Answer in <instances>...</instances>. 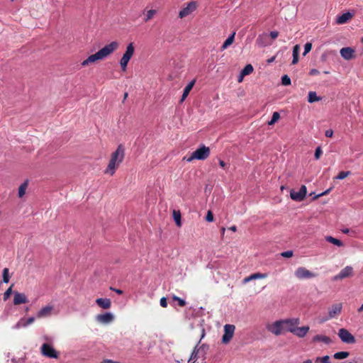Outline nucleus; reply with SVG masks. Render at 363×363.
<instances>
[{"label": "nucleus", "instance_id": "obj_1", "mask_svg": "<svg viewBox=\"0 0 363 363\" xmlns=\"http://www.w3.org/2000/svg\"><path fill=\"white\" fill-rule=\"evenodd\" d=\"M119 47V43L116 41H113L111 43L105 45L103 48L100 49L94 55H91L86 60L82 62V66L86 67L89 64L94 63L97 60H103L104 58L110 55L112 52L116 50Z\"/></svg>", "mask_w": 363, "mask_h": 363}, {"label": "nucleus", "instance_id": "obj_2", "mask_svg": "<svg viewBox=\"0 0 363 363\" xmlns=\"http://www.w3.org/2000/svg\"><path fill=\"white\" fill-rule=\"evenodd\" d=\"M124 155V148L121 145H120L116 151L111 154L110 161L104 172L105 174H109L111 176L113 175L120 164L123 162Z\"/></svg>", "mask_w": 363, "mask_h": 363}, {"label": "nucleus", "instance_id": "obj_3", "mask_svg": "<svg viewBox=\"0 0 363 363\" xmlns=\"http://www.w3.org/2000/svg\"><path fill=\"white\" fill-rule=\"evenodd\" d=\"M210 155V148L204 145L199 146L195 151H194L189 157H184L188 162H191L194 160H204Z\"/></svg>", "mask_w": 363, "mask_h": 363}, {"label": "nucleus", "instance_id": "obj_4", "mask_svg": "<svg viewBox=\"0 0 363 363\" xmlns=\"http://www.w3.org/2000/svg\"><path fill=\"white\" fill-rule=\"evenodd\" d=\"M265 328L270 333L279 336L284 334V320H278L266 324Z\"/></svg>", "mask_w": 363, "mask_h": 363}, {"label": "nucleus", "instance_id": "obj_5", "mask_svg": "<svg viewBox=\"0 0 363 363\" xmlns=\"http://www.w3.org/2000/svg\"><path fill=\"white\" fill-rule=\"evenodd\" d=\"M135 52V47L133 45V43H130L128 45L126 48V50L125 53L123 55L121 60H120V65L123 71H125L127 68V65L130 60V58L133 57Z\"/></svg>", "mask_w": 363, "mask_h": 363}, {"label": "nucleus", "instance_id": "obj_6", "mask_svg": "<svg viewBox=\"0 0 363 363\" xmlns=\"http://www.w3.org/2000/svg\"><path fill=\"white\" fill-rule=\"evenodd\" d=\"M337 335L341 341L344 343L354 344L356 342L354 336L345 328L339 329Z\"/></svg>", "mask_w": 363, "mask_h": 363}, {"label": "nucleus", "instance_id": "obj_7", "mask_svg": "<svg viewBox=\"0 0 363 363\" xmlns=\"http://www.w3.org/2000/svg\"><path fill=\"white\" fill-rule=\"evenodd\" d=\"M294 274L298 279H310L316 277V274L303 267H298L296 269Z\"/></svg>", "mask_w": 363, "mask_h": 363}, {"label": "nucleus", "instance_id": "obj_8", "mask_svg": "<svg viewBox=\"0 0 363 363\" xmlns=\"http://www.w3.org/2000/svg\"><path fill=\"white\" fill-rule=\"evenodd\" d=\"M223 330L224 334L222 336V342L223 344H228L230 342L234 335L235 327L234 325L226 324L224 325Z\"/></svg>", "mask_w": 363, "mask_h": 363}, {"label": "nucleus", "instance_id": "obj_9", "mask_svg": "<svg viewBox=\"0 0 363 363\" xmlns=\"http://www.w3.org/2000/svg\"><path fill=\"white\" fill-rule=\"evenodd\" d=\"M283 320L284 327V334L287 332L294 333L295 329L300 323V320L298 318H287L283 319Z\"/></svg>", "mask_w": 363, "mask_h": 363}, {"label": "nucleus", "instance_id": "obj_10", "mask_svg": "<svg viewBox=\"0 0 363 363\" xmlns=\"http://www.w3.org/2000/svg\"><path fill=\"white\" fill-rule=\"evenodd\" d=\"M95 319L96 322L100 324L108 325L114 320L115 316L113 313L111 312H106L104 313L97 315L95 317Z\"/></svg>", "mask_w": 363, "mask_h": 363}, {"label": "nucleus", "instance_id": "obj_11", "mask_svg": "<svg viewBox=\"0 0 363 363\" xmlns=\"http://www.w3.org/2000/svg\"><path fill=\"white\" fill-rule=\"evenodd\" d=\"M354 274L353 268L351 266H346L340 272L333 277V281L342 280L344 279L352 277Z\"/></svg>", "mask_w": 363, "mask_h": 363}, {"label": "nucleus", "instance_id": "obj_12", "mask_svg": "<svg viewBox=\"0 0 363 363\" xmlns=\"http://www.w3.org/2000/svg\"><path fill=\"white\" fill-rule=\"evenodd\" d=\"M41 353L43 356L57 359L58 352L50 345L45 343L41 346Z\"/></svg>", "mask_w": 363, "mask_h": 363}, {"label": "nucleus", "instance_id": "obj_13", "mask_svg": "<svg viewBox=\"0 0 363 363\" xmlns=\"http://www.w3.org/2000/svg\"><path fill=\"white\" fill-rule=\"evenodd\" d=\"M54 306L51 304L45 305L42 307L36 313V318L38 319L46 318L52 315Z\"/></svg>", "mask_w": 363, "mask_h": 363}, {"label": "nucleus", "instance_id": "obj_14", "mask_svg": "<svg viewBox=\"0 0 363 363\" xmlns=\"http://www.w3.org/2000/svg\"><path fill=\"white\" fill-rule=\"evenodd\" d=\"M307 194V188L305 185H302L298 191L291 190L290 192V197L295 201H302Z\"/></svg>", "mask_w": 363, "mask_h": 363}, {"label": "nucleus", "instance_id": "obj_15", "mask_svg": "<svg viewBox=\"0 0 363 363\" xmlns=\"http://www.w3.org/2000/svg\"><path fill=\"white\" fill-rule=\"evenodd\" d=\"M197 8V3L196 1H190L187 4L186 6L183 8L179 13V17L183 18L192 12H194Z\"/></svg>", "mask_w": 363, "mask_h": 363}, {"label": "nucleus", "instance_id": "obj_16", "mask_svg": "<svg viewBox=\"0 0 363 363\" xmlns=\"http://www.w3.org/2000/svg\"><path fill=\"white\" fill-rule=\"evenodd\" d=\"M342 309V303H338L331 306L328 310V318L332 319L338 315Z\"/></svg>", "mask_w": 363, "mask_h": 363}, {"label": "nucleus", "instance_id": "obj_17", "mask_svg": "<svg viewBox=\"0 0 363 363\" xmlns=\"http://www.w3.org/2000/svg\"><path fill=\"white\" fill-rule=\"evenodd\" d=\"M28 302V298L27 296L23 293H20L18 291L13 292V304L17 306L23 303H27Z\"/></svg>", "mask_w": 363, "mask_h": 363}, {"label": "nucleus", "instance_id": "obj_18", "mask_svg": "<svg viewBox=\"0 0 363 363\" xmlns=\"http://www.w3.org/2000/svg\"><path fill=\"white\" fill-rule=\"evenodd\" d=\"M340 53L342 57L346 60H350L354 57V50L350 47L342 48Z\"/></svg>", "mask_w": 363, "mask_h": 363}, {"label": "nucleus", "instance_id": "obj_19", "mask_svg": "<svg viewBox=\"0 0 363 363\" xmlns=\"http://www.w3.org/2000/svg\"><path fill=\"white\" fill-rule=\"evenodd\" d=\"M35 321L34 317H30L28 319L21 318L18 323L13 327V329H20L21 328H26L29 325H31Z\"/></svg>", "mask_w": 363, "mask_h": 363}, {"label": "nucleus", "instance_id": "obj_20", "mask_svg": "<svg viewBox=\"0 0 363 363\" xmlns=\"http://www.w3.org/2000/svg\"><path fill=\"white\" fill-rule=\"evenodd\" d=\"M96 303L102 309H109L111 307V301L109 298H99L96 299Z\"/></svg>", "mask_w": 363, "mask_h": 363}, {"label": "nucleus", "instance_id": "obj_21", "mask_svg": "<svg viewBox=\"0 0 363 363\" xmlns=\"http://www.w3.org/2000/svg\"><path fill=\"white\" fill-rule=\"evenodd\" d=\"M267 277V274L254 273V274L250 275L249 277H245L242 280V282H243V284H247V283L250 282L252 280L265 279Z\"/></svg>", "mask_w": 363, "mask_h": 363}, {"label": "nucleus", "instance_id": "obj_22", "mask_svg": "<svg viewBox=\"0 0 363 363\" xmlns=\"http://www.w3.org/2000/svg\"><path fill=\"white\" fill-rule=\"evenodd\" d=\"M353 17V13L350 12H346L339 16H337L336 19V23L337 24H344L346 23L348 21H350Z\"/></svg>", "mask_w": 363, "mask_h": 363}, {"label": "nucleus", "instance_id": "obj_23", "mask_svg": "<svg viewBox=\"0 0 363 363\" xmlns=\"http://www.w3.org/2000/svg\"><path fill=\"white\" fill-rule=\"evenodd\" d=\"M308 331V326L296 327L293 334L298 337H303L306 336Z\"/></svg>", "mask_w": 363, "mask_h": 363}, {"label": "nucleus", "instance_id": "obj_24", "mask_svg": "<svg viewBox=\"0 0 363 363\" xmlns=\"http://www.w3.org/2000/svg\"><path fill=\"white\" fill-rule=\"evenodd\" d=\"M313 342H322L325 343V345H330L332 342L331 339L325 335H317L313 337Z\"/></svg>", "mask_w": 363, "mask_h": 363}, {"label": "nucleus", "instance_id": "obj_25", "mask_svg": "<svg viewBox=\"0 0 363 363\" xmlns=\"http://www.w3.org/2000/svg\"><path fill=\"white\" fill-rule=\"evenodd\" d=\"M28 186V180H25L18 187V196L19 198H23L26 194V189Z\"/></svg>", "mask_w": 363, "mask_h": 363}, {"label": "nucleus", "instance_id": "obj_26", "mask_svg": "<svg viewBox=\"0 0 363 363\" xmlns=\"http://www.w3.org/2000/svg\"><path fill=\"white\" fill-rule=\"evenodd\" d=\"M235 33H233L223 43L222 46L220 47L221 50H224L227 49L230 45H231L235 40Z\"/></svg>", "mask_w": 363, "mask_h": 363}, {"label": "nucleus", "instance_id": "obj_27", "mask_svg": "<svg viewBox=\"0 0 363 363\" xmlns=\"http://www.w3.org/2000/svg\"><path fill=\"white\" fill-rule=\"evenodd\" d=\"M203 346L199 347L198 345L194 347L192 351L191 356L188 360V362H191V361H197L199 358V352Z\"/></svg>", "mask_w": 363, "mask_h": 363}, {"label": "nucleus", "instance_id": "obj_28", "mask_svg": "<svg viewBox=\"0 0 363 363\" xmlns=\"http://www.w3.org/2000/svg\"><path fill=\"white\" fill-rule=\"evenodd\" d=\"M267 38V34L259 35L256 40V43L259 47L267 46L268 45V43L266 42Z\"/></svg>", "mask_w": 363, "mask_h": 363}, {"label": "nucleus", "instance_id": "obj_29", "mask_svg": "<svg viewBox=\"0 0 363 363\" xmlns=\"http://www.w3.org/2000/svg\"><path fill=\"white\" fill-rule=\"evenodd\" d=\"M323 99L322 96H318L317 92H309L308 101L309 103H314L320 101Z\"/></svg>", "mask_w": 363, "mask_h": 363}, {"label": "nucleus", "instance_id": "obj_30", "mask_svg": "<svg viewBox=\"0 0 363 363\" xmlns=\"http://www.w3.org/2000/svg\"><path fill=\"white\" fill-rule=\"evenodd\" d=\"M299 48L298 45H296L293 48V65H296L298 62Z\"/></svg>", "mask_w": 363, "mask_h": 363}, {"label": "nucleus", "instance_id": "obj_31", "mask_svg": "<svg viewBox=\"0 0 363 363\" xmlns=\"http://www.w3.org/2000/svg\"><path fill=\"white\" fill-rule=\"evenodd\" d=\"M325 240L328 242H330V243H332V244H333V245H336L337 247L343 246V243H342V242L341 240H338L337 238H333L332 236H326L325 237Z\"/></svg>", "mask_w": 363, "mask_h": 363}, {"label": "nucleus", "instance_id": "obj_32", "mask_svg": "<svg viewBox=\"0 0 363 363\" xmlns=\"http://www.w3.org/2000/svg\"><path fill=\"white\" fill-rule=\"evenodd\" d=\"M350 355V353L348 352H338L334 354L333 357L335 359H344L347 358Z\"/></svg>", "mask_w": 363, "mask_h": 363}, {"label": "nucleus", "instance_id": "obj_33", "mask_svg": "<svg viewBox=\"0 0 363 363\" xmlns=\"http://www.w3.org/2000/svg\"><path fill=\"white\" fill-rule=\"evenodd\" d=\"M173 218L177 226L180 227L182 225L181 223V213L179 211L174 210L173 211Z\"/></svg>", "mask_w": 363, "mask_h": 363}, {"label": "nucleus", "instance_id": "obj_34", "mask_svg": "<svg viewBox=\"0 0 363 363\" xmlns=\"http://www.w3.org/2000/svg\"><path fill=\"white\" fill-rule=\"evenodd\" d=\"M253 71V67L251 65H247L241 71V77L250 74Z\"/></svg>", "mask_w": 363, "mask_h": 363}, {"label": "nucleus", "instance_id": "obj_35", "mask_svg": "<svg viewBox=\"0 0 363 363\" xmlns=\"http://www.w3.org/2000/svg\"><path fill=\"white\" fill-rule=\"evenodd\" d=\"M280 118V115L278 112H274L272 114V119L268 122L269 125H272L277 123Z\"/></svg>", "mask_w": 363, "mask_h": 363}, {"label": "nucleus", "instance_id": "obj_36", "mask_svg": "<svg viewBox=\"0 0 363 363\" xmlns=\"http://www.w3.org/2000/svg\"><path fill=\"white\" fill-rule=\"evenodd\" d=\"M2 276H3V281L4 283H9L10 277H9V270L8 268H4L3 269Z\"/></svg>", "mask_w": 363, "mask_h": 363}, {"label": "nucleus", "instance_id": "obj_37", "mask_svg": "<svg viewBox=\"0 0 363 363\" xmlns=\"http://www.w3.org/2000/svg\"><path fill=\"white\" fill-rule=\"evenodd\" d=\"M156 13H157V11L155 9L149 10L147 12L146 18H145V21L147 22V21H150V19H152L154 17V16L156 14Z\"/></svg>", "mask_w": 363, "mask_h": 363}, {"label": "nucleus", "instance_id": "obj_38", "mask_svg": "<svg viewBox=\"0 0 363 363\" xmlns=\"http://www.w3.org/2000/svg\"><path fill=\"white\" fill-rule=\"evenodd\" d=\"M350 174V172H349V171H347V172H340L337 174V176L335 177V179H344L345 178H346Z\"/></svg>", "mask_w": 363, "mask_h": 363}, {"label": "nucleus", "instance_id": "obj_39", "mask_svg": "<svg viewBox=\"0 0 363 363\" xmlns=\"http://www.w3.org/2000/svg\"><path fill=\"white\" fill-rule=\"evenodd\" d=\"M316 362H320L321 363H330V357L326 355L323 357H317L315 359Z\"/></svg>", "mask_w": 363, "mask_h": 363}, {"label": "nucleus", "instance_id": "obj_40", "mask_svg": "<svg viewBox=\"0 0 363 363\" xmlns=\"http://www.w3.org/2000/svg\"><path fill=\"white\" fill-rule=\"evenodd\" d=\"M196 83V79H192L190 82L188 83V84L185 86L183 91H191L193 89L194 84Z\"/></svg>", "mask_w": 363, "mask_h": 363}, {"label": "nucleus", "instance_id": "obj_41", "mask_svg": "<svg viewBox=\"0 0 363 363\" xmlns=\"http://www.w3.org/2000/svg\"><path fill=\"white\" fill-rule=\"evenodd\" d=\"M281 84L285 86L289 85L291 84V79L288 75H284L281 77Z\"/></svg>", "mask_w": 363, "mask_h": 363}, {"label": "nucleus", "instance_id": "obj_42", "mask_svg": "<svg viewBox=\"0 0 363 363\" xmlns=\"http://www.w3.org/2000/svg\"><path fill=\"white\" fill-rule=\"evenodd\" d=\"M312 49V44L311 43H306L304 45V52L303 53V55H306Z\"/></svg>", "mask_w": 363, "mask_h": 363}, {"label": "nucleus", "instance_id": "obj_43", "mask_svg": "<svg viewBox=\"0 0 363 363\" xmlns=\"http://www.w3.org/2000/svg\"><path fill=\"white\" fill-rule=\"evenodd\" d=\"M322 154H323V151H322L321 147H318L315 149V154H314V157H315V160H319Z\"/></svg>", "mask_w": 363, "mask_h": 363}, {"label": "nucleus", "instance_id": "obj_44", "mask_svg": "<svg viewBox=\"0 0 363 363\" xmlns=\"http://www.w3.org/2000/svg\"><path fill=\"white\" fill-rule=\"evenodd\" d=\"M12 293V286H10L4 294V300H7Z\"/></svg>", "mask_w": 363, "mask_h": 363}, {"label": "nucleus", "instance_id": "obj_45", "mask_svg": "<svg viewBox=\"0 0 363 363\" xmlns=\"http://www.w3.org/2000/svg\"><path fill=\"white\" fill-rule=\"evenodd\" d=\"M330 190H331V188L327 189L326 191H323V192H322V193H320L319 194L315 195V196L313 198V199L315 200V199H318V198H320V197H321V196H323L324 195L328 194L330 191Z\"/></svg>", "mask_w": 363, "mask_h": 363}, {"label": "nucleus", "instance_id": "obj_46", "mask_svg": "<svg viewBox=\"0 0 363 363\" xmlns=\"http://www.w3.org/2000/svg\"><path fill=\"white\" fill-rule=\"evenodd\" d=\"M206 220L208 222L213 221V213H212V212L211 211H208L207 212V214H206Z\"/></svg>", "mask_w": 363, "mask_h": 363}, {"label": "nucleus", "instance_id": "obj_47", "mask_svg": "<svg viewBox=\"0 0 363 363\" xmlns=\"http://www.w3.org/2000/svg\"><path fill=\"white\" fill-rule=\"evenodd\" d=\"M174 300H176L178 301V303L180 306H184L185 304H186V302L184 300L180 298L179 297H177V296H174L173 297Z\"/></svg>", "mask_w": 363, "mask_h": 363}, {"label": "nucleus", "instance_id": "obj_48", "mask_svg": "<svg viewBox=\"0 0 363 363\" xmlns=\"http://www.w3.org/2000/svg\"><path fill=\"white\" fill-rule=\"evenodd\" d=\"M281 256L286 258L291 257L293 256V252L291 250L284 252L281 253Z\"/></svg>", "mask_w": 363, "mask_h": 363}, {"label": "nucleus", "instance_id": "obj_49", "mask_svg": "<svg viewBox=\"0 0 363 363\" xmlns=\"http://www.w3.org/2000/svg\"><path fill=\"white\" fill-rule=\"evenodd\" d=\"M160 306H161L162 307H163V308H166V307H167V301L166 298L162 297V298L160 299Z\"/></svg>", "mask_w": 363, "mask_h": 363}, {"label": "nucleus", "instance_id": "obj_50", "mask_svg": "<svg viewBox=\"0 0 363 363\" xmlns=\"http://www.w3.org/2000/svg\"><path fill=\"white\" fill-rule=\"evenodd\" d=\"M325 135L328 138H332L333 135V130L332 129H328L325 131Z\"/></svg>", "mask_w": 363, "mask_h": 363}, {"label": "nucleus", "instance_id": "obj_51", "mask_svg": "<svg viewBox=\"0 0 363 363\" xmlns=\"http://www.w3.org/2000/svg\"><path fill=\"white\" fill-rule=\"evenodd\" d=\"M269 35L272 39H276L279 36V32L278 31H271Z\"/></svg>", "mask_w": 363, "mask_h": 363}, {"label": "nucleus", "instance_id": "obj_52", "mask_svg": "<svg viewBox=\"0 0 363 363\" xmlns=\"http://www.w3.org/2000/svg\"><path fill=\"white\" fill-rule=\"evenodd\" d=\"M189 92H183V94H182V96L180 99V102H183L186 98L187 97L188 94H189Z\"/></svg>", "mask_w": 363, "mask_h": 363}, {"label": "nucleus", "instance_id": "obj_53", "mask_svg": "<svg viewBox=\"0 0 363 363\" xmlns=\"http://www.w3.org/2000/svg\"><path fill=\"white\" fill-rule=\"evenodd\" d=\"M110 289H111V290H112V291H115V292H116V294H120V295H121V294H123V291H122V290H121V289H114V288H112V287H111V288H110Z\"/></svg>", "mask_w": 363, "mask_h": 363}, {"label": "nucleus", "instance_id": "obj_54", "mask_svg": "<svg viewBox=\"0 0 363 363\" xmlns=\"http://www.w3.org/2000/svg\"><path fill=\"white\" fill-rule=\"evenodd\" d=\"M319 74V71H318V70H317V69H311V70L310 71V74H311V75H316V74Z\"/></svg>", "mask_w": 363, "mask_h": 363}, {"label": "nucleus", "instance_id": "obj_55", "mask_svg": "<svg viewBox=\"0 0 363 363\" xmlns=\"http://www.w3.org/2000/svg\"><path fill=\"white\" fill-rule=\"evenodd\" d=\"M229 230H231V231H233V232H235V231L237 230V228H236V226H235V225H233V226H230V227L229 228Z\"/></svg>", "mask_w": 363, "mask_h": 363}, {"label": "nucleus", "instance_id": "obj_56", "mask_svg": "<svg viewBox=\"0 0 363 363\" xmlns=\"http://www.w3.org/2000/svg\"><path fill=\"white\" fill-rule=\"evenodd\" d=\"M219 164H220V166L221 167H225V162H224V161H223V160H220V161H219Z\"/></svg>", "mask_w": 363, "mask_h": 363}, {"label": "nucleus", "instance_id": "obj_57", "mask_svg": "<svg viewBox=\"0 0 363 363\" xmlns=\"http://www.w3.org/2000/svg\"><path fill=\"white\" fill-rule=\"evenodd\" d=\"M357 311L359 313H361L363 311V303L361 305V306L357 309Z\"/></svg>", "mask_w": 363, "mask_h": 363}, {"label": "nucleus", "instance_id": "obj_58", "mask_svg": "<svg viewBox=\"0 0 363 363\" xmlns=\"http://www.w3.org/2000/svg\"><path fill=\"white\" fill-rule=\"evenodd\" d=\"M302 363H313L311 359H306L303 361Z\"/></svg>", "mask_w": 363, "mask_h": 363}, {"label": "nucleus", "instance_id": "obj_59", "mask_svg": "<svg viewBox=\"0 0 363 363\" xmlns=\"http://www.w3.org/2000/svg\"><path fill=\"white\" fill-rule=\"evenodd\" d=\"M127 97H128V93L125 92L124 96H123V100H125Z\"/></svg>", "mask_w": 363, "mask_h": 363}, {"label": "nucleus", "instance_id": "obj_60", "mask_svg": "<svg viewBox=\"0 0 363 363\" xmlns=\"http://www.w3.org/2000/svg\"><path fill=\"white\" fill-rule=\"evenodd\" d=\"M342 232L344 233H349V230L348 229H345V230H343Z\"/></svg>", "mask_w": 363, "mask_h": 363}, {"label": "nucleus", "instance_id": "obj_61", "mask_svg": "<svg viewBox=\"0 0 363 363\" xmlns=\"http://www.w3.org/2000/svg\"><path fill=\"white\" fill-rule=\"evenodd\" d=\"M225 230V228H222V234H223V235L224 234Z\"/></svg>", "mask_w": 363, "mask_h": 363}, {"label": "nucleus", "instance_id": "obj_62", "mask_svg": "<svg viewBox=\"0 0 363 363\" xmlns=\"http://www.w3.org/2000/svg\"><path fill=\"white\" fill-rule=\"evenodd\" d=\"M274 60V57L269 60V62H272Z\"/></svg>", "mask_w": 363, "mask_h": 363}, {"label": "nucleus", "instance_id": "obj_63", "mask_svg": "<svg viewBox=\"0 0 363 363\" xmlns=\"http://www.w3.org/2000/svg\"><path fill=\"white\" fill-rule=\"evenodd\" d=\"M188 363H197V361H191V362H188Z\"/></svg>", "mask_w": 363, "mask_h": 363}, {"label": "nucleus", "instance_id": "obj_64", "mask_svg": "<svg viewBox=\"0 0 363 363\" xmlns=\"http://www.w3.org/2000/svg\"><path fill=\"white\" fill-rule=\"evenodd\" d=\"M204 337V332L203 331V333H202V335H201V338H203Z\"/></svg>", "mask_w": 363, "mask_h": 363}]
</instances>
